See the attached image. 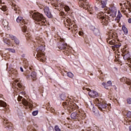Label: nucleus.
Masks as SVG:
<instances>
[{"mask_svg":"<svg viewBox=\"0 0 131 131\" xmlns=\"http://www.w3.org/2000/svg\"><path fill=\"white\" fill-rule=\"evenodd\" d=\"M117 13V9H116V7H112L110 12V15L111 16V17H113L114 18V17H116V13Z\"/></svg>","mask_w":131,"mask_h":131,"instance_id":"4","label":"nucleus"},{"mask_svg":"<svg viewBox=\"0 0 131 131\" xmlns=\"http://www.w3.org/2000/svg\"><path fill=\"white\" fill-rule=\"evenodd\" d=\"M121 46V45L119 44V45H114L112 48H116V49H118V48H120V47Z\"/></svg>","mask_w":131,"mask_h":131,"instance_id":"30","label":"nucleus"},{"mask_svg":"<svg viewBox=\"0 0 131 131\" xmlns=\"http://www.w3.org/2000/svg\"><path fill=\"white\" fill-rule=\"evenodd\" d=\"M16 21L17 22H18V23L20 22V23H23L24 25H22V26H23V25H26V24H27L26 22H25V20L23 19V17H21V16H18L17 19H16Z\"/></svg>","mask_w":131,"mask_h":131,"instance_id":"13","label":"nucleus"},{"mask_svg":"<svg viewBox=\"0 0 131 131\" xmlns=\"http://www.w3.org/2000/svg\"><path fill=\"white\" fill-rule=\"evenodd\" d=\"M79 2H81V1H83L84 0H79Z\"/></svg>","mask_w":131,"mask_h":131,"instance_id":"52","label":"nucleus"},{"mask_svg":"<svg viewBox=\"0 0 131 131\" xmlns=\"http://www.w3.org/2000/svg\"><path fill=\"white\" fill-rule=\"evenodd\" d=\"M96 2H99V3H101L102 2V0H96Z\"/></svg>","mask_w":131,"mask_h":131,"instance_id":"48","label":"nucleus"},{"mask_svg":"<svg viewBox=\"0 0 131 131\" xmlns=\"http://www.w3.org/2000/svg\"><path fill=\"white\" fill-rule=\"evenodd\" d=\"M29 69H30V70H31L32 69H31V68H29Z\"/></svg>","mask_w":131,"mask_h":131,"instance_id":"56","label":"nucleus"},{"mask_svg":"<svg viewBox=\"0 0 131 131\" xmlns=\"http://www.w3.org/2000/svg\"><path fill=\"white\" fill-rule=\"evenodd\" d=\"M60 98H61V100H62L63 101V100H65V99H66V96L64 94H61L60 95Z\"/></svg>","mask_w":131,"mask_h":131,"instance_id":"32","label":"nucleus"},{"mask_svg":"<svg viewBox=\"0 0 131 131\" xmlns=\"http://www.w3.org/2000/svg\"><path fill=\"white\" fill-rule=\"evenodd\" d=\"M54 129L55 131H61V129L59 128V126L57 125L55 126Z\"/></svg>","mask_w":131,"mask_h":131,"instance_id":"33","label":"nucleus"},{"mask_svg":"<svg viewBox=\"0 0 131 131\" xmlns=\"http://www.w3.org/2000/svg\"><path fill=\"white\" fill-rule=\"evenodd\" d=\"M108 43L111 45H114L115 43V41L114 40H112L108 42Z\"/></svg>","mask_w":131,"mask_h":131,"instance_id":"31","label":"nucleus"},{"mask_svg":"<svg viewBox=\"0 0 131 131\" xmlns=\"http://www.w3.org/2000/svg\"><path fill=\"white\" fill-rule=\"evenodd\" d=\"M45 50H46V48L43 46H40L37 49V57L38 58H45V54L43 53Z\"/></svg>","mask_w":131,"mask_h":131,"instance_id":"3","label":"nucleus"},{"mask_svg":"<svg viewBox=\"0 0 131 131\" xmlns=\"http://www.w3.org/2000/svg\"><path fill=\"white\" fill-rule=\"evenodd\" d=\"M127 117H128V118H131V112H127Z\"/></svg>","mask_w":131,"mask_h":131,"instance_id":"37","label":"nucleus"},{"mask_svg":"<svg viewBox=\"0 0 131 131\" xmlns=\"http://www.w3.org/2000/svg\"><path fill=\"white\" fill-rule=\"evenodd\" d=\"M2 25L5 28L8 27V26H9V23L8 22V21H7V20H4L2 21Z\"/></svg>","mask_w":131,"mask_h":131,"instance_id":"23","label":"nucleus"},{"mask_svg":"<svg viewBox=\"0 0 131 131\" xmlns=\"http://www.w3.org/2000/svg\"><path fill=\"white\" fill-rule=\"evenodd\" d=\"M106 14L103 12H100L97 14V18L98 19H100L101 20V23L103 25L107 26L108 25V24L109 23V19H108V18L105 16Z\"/></svg>","mask_w":131,"mask_h":131,"instance_id":"2","label":"nucleus"},{"mask_svg":"<svg viewBox=\"0 0 131 131\" xmlns=\"http://www.w3.org/2000/svg\"><path fill=\"white\" fill-rule=\"evenodd\" d=\"M78 119H84L85 118V114L83 113H78Z\"/></svg>","mask_w":131,"mask_h":131,"instance_id":"16","label":"nucleus"},{"mask_svg":"<svg viewBox=\"0 0 131 131\" xmlns=\"http://www.w3.org/2000/svg\"><path fill=\"white\" fill-rule=\"evenodd\" d=\"M121 5V6H122V4H120Z\"/></svg>","mask_w":131,"mask_h":131,"instance_id":"60","label":"nucleus"},{"mask_svg":"<svg viewBox=\"0 0 131 131\" xmlns=\"http://www.w3.org/2000/svg\"><path fill=\"white\" fill-rule=\"evenodd\" d=\"M102 84L104 86V89H106V90H109L111 86H112V82L109 80L106 83L103 82Z\"/></svg>","mask_w":131,"mask_h":131,"instance_id":"8","label":"nucleus"},{"mask_svg":"<svg viewBox=\"0 0 131 131\" xmlns=\"http://www.w3.org/2000/svg\"><path fill=\"white\" fill-rule=\"evenodd\" d=\"M43 10L44 12L47 17H48V18H52V13H51V11H50V8L47 6H45Z\"/></svg>","mask_w":131,"mask_h":131,"instance_id":"7","label":"nucleus"},{"mask_svg":"<svg viewBox=\"0 0 131 131\" xmlns=\"http://www.w3.org/2000/svg\"><path fill=\"white\" fill-rule=\"evenodd\" d=\"M0 106L1 107H6L7 106V103L3 101L0 100Z\"/></svg>","mask_w":131,"mask_h":131,"instance_id":"24","label":"nucleus"},{"mask_svg":"<svg viewBox=\"0 0 131 131\" xmlns=\"http://www.w3.org/2000/svg\"><path fill=\"white\" fill-rule=\"evenodd\" d=\"M67 75L69 77H70L71 78H72L74 75L71 72H69L67 73Z\"/></svg>","mask_w":131,"mask_h":131,"instance_id":"26","label":"nucleus"},{"mask_svg":"<svg viewBox=\"0 0 131 131\" xmlns=\"http://www.w3.org/2000/svg\"><path fill=\"white\" fill-rule=\"evenodd\" d=\"M60 40H61V41H64V39H61Z\"/></svg>","mask_w":131,"mask_h":131,"instance_id":"51","label":"nucleus"},{"mask_svg":"<svg viewBox=\"0 0 131 131\" xmlns=\"http://www.w3.org/2000/svg\"><path fill=\"white\" fill-rule=\"evenodd\" d=\"M14 42H15L16 45H19V40H18V39L16 38L14 40Z\"/></svg>","mask_w":131,"mask_h":131,"instance_id":"38","label":"nucleus"},{"mask_svg":"<svg viewBox=\"0 0 131 131\" xmlns=\"http://www.w3.org/2000/svg\"><path fill=\"white\" fill-rule=\"evenodd\" d=\"M98 109L102 111V110H103L102 109H105V108L107 107V104H106V103H99L98 105Z\"/></svg>","mask_w":131,"mask_h":131,"instance_id":"15","label":"nucleus"},{"mask_svg":"<svg viewBox=\"0 0 131 131\" xmlns=\"http://www.w3.org/2000/svg\"><path fill=\"white\" fill-rule=\"evenodd\" d=\"M66 53L67 52V50H65Z\"/></svg>","mask_w":131,"mask_h":131,"instance_id":"58","label":"nucleus"},{"mask_svg":"<svg viewBox=\"0 0 131 131\" xmlns=\"http://www.w3.org/2000/svg\"><path fill=\"white\" fill-rule=\"evenodd\" d=\"M121 11L122 13H125V10H124L122 7H121Z\"/></svg>","mask_w":131,"mask_h":131,"instance_id":"44","label":"nucleus"},{"mask_svg":"<svg viewBox=\"0 0 131 131\" xmlns=\"http://www.w3.org/2000/svg\"><path fill=\"white\" fill-rule=\"evenodd\" d=\"M38 113V111H34L32 113V115H33V116H36V115H37Z\"/></svg>","mask_w":131,"mask_h":131,"instance_id":"36","label":"nucleus"},{"mask_svg":"<svg viewBox=\"0 0 131 131\" xmlns=\"http://www.w3.org/2000/svg\"><path fill=\"white\" fill-rule=\"evenodd\" d=\"M71 117L72 119H76V118L78 119V114H76V113H73L71 115Z\"/></svg>","mask_w":131,"mask_h":131,"instance_id":"19","label":"nucleus"},{"mask_svg":"<svg viewBox=\"0 0 131 131\" xmlns=\"http://www.w3.org/2000/svg\"><path fill=\"white\" fill-rule=\"evenodd\" d=\"M22 99V96L19 95L18 98H17V100L19 102H20V101H21V99Z\"/></svg>","mask_w":131,"mask_h":131,"instance_id":"42","label":"nucleus"},{"mask_svg":"<svg viewBox=\"0 0 131 131\" xmlns=\"http://www.w3.org/2000/svg\"><path fill=\"white\" fill-rule=\"evenodd\" d=\"M33 18L35 20L36 24L39 25H46V19L43 15L39 12H34L32 15Z\"/></svg>","mask_w":131,"mask_h":131,"instance_id":"1","label":"nucleus"},{"mask_svg":"<svg viewBox=\"0 0 131 131\" xmlns=\"http://www.w3.org/2000/svg\"><path fill=\"white\" fill-rule=\"evenodd\" d=\"M64 10L66 12H69V11L70 10V8L68 6H65Z\"/></svg>","mask_w":131,"mask_h":131,"instance_id":"34","label":"nucleus"},{"mask_svg":"<svg viewBox=\"0 0 131 131\" xmlns=\"http://www.w3.org/2000/svg\"><path fill=\"white\" fill-rule=\"evenodd\" d=\"M123 59L125 60H130V55L129 54L127 53L123 56Z\"/></svg>","mask_w":131,"mask_h":131,"instance_id":"22","label":"nucleus"},{"mask_svg":"<svg viewBox=\"0 0 131 131\" xmlns=\"http://www.w3.org/2000/svg\"><path fill=\"white\" fill-rule=\"evenodd\" d=\"M21 94H24V92H22V93H21Z\"/></svg>","mask_w":131,"mask_h":131,"instance_id":"57","label":"nucleus"},{"mask_svg":"<svg viewBox=\"0 0 131 131\" xmlns=\"http://www.w3.org/2000/svg\"><path fill=\"white\" fill-rule=\"evenodd\" d=\"M81 7H83V4H82V5H81Z\"/></svg>","mask_w":131,"mask_h":131,"instance_id":"53","label":"nucleus"},{"mask_svg":"<svg viewBox=\"0 0 131 131\" xmlns=\"http://www.w3.org/2000/svg\"><path fill=\"white\" fill-rule=\"evenodd\" d=\"M66 22L67 23V25L70 26V24H71V20L70 18H68L66 20Z\"/></svg>","mask_w":131,"mask_h":131,"instance_id":"27","label":"nucleus"},{"mask_svg":"<svg viewBox=\"0 0 131 131\" xmlns=\"http://www.w3.org/2000/svg\"><path fill=\"white\" fill-rule=\"evenodd\" d=\"M15 81L16 82H18L19 81H18V80H16Z\"/></svg>","mask_w":131,"mask_h":131,"instance_id":"50","label":"nucleus"},{"mask_svg":"<svg viewBox=\"0 0 131 131\" xmlns=\"http://www.w3.org/2000/svg\"><path fill=\"white\" fill-rule=\"evenodd\" d=\"M11 73V76H13L14 78H16L17 77V76L18 75V72L16 70H14V69H11L10 70Z\"/></svg>","mask_w":131,"mask_h":131,"instance_id":"11","label":"nucleus"},{"mask_svg":"<svg viewBox=\"0 0 131 131\" xmlns=\"http://www.w3.org/2000/svg\"><path fill=\"white\" fill-rule=\"evenodd\" d=\"M121 81H124L126 84H128V85H131V80L130 79L127 78H124L123 77L121 79Z\"/></svg>","mask_w":131,"mask_h":131,"instance_id":"14","label":"nucleus"},{"mask_svg":"<svg viewBox=\"0 0 131 131\" xmlns=\"http://www.w3.org/2000/svg\"><path fill=\"white\" fill-rule=\"evenodd\" d=\"M66 105H67V102H63V106H66Z\"/></svg>","mask_w":131,"mask_h":131,"instance_id":"46","label":"nucleus"},{"mask_svg":"<svg viewBox=\"0 0 131 131\" xmlns=\"http://www.w3.org/2000/svg\"><path fill=\"white\" fill-rule=\"evenodd\" d=\"M0 9L2 10V11H4V12L7 11V7L6 6H1V7H0Z\"/></svg>","mask_w":131,"mask_h":131,"instance_id":"29","label":"nucleus"},{"mask_svg":"<svg viewBox=\"0 0 131 131\" xmlns=\"http://www.w3.org/2000/svg\"><path fill=\"white\" fill-rule=\"evenodd\" d=\"M20 71L21 72H24V70H23V68H22V67H20Z\"/></svg>","mask_w":131,"mask_h":131,"instance_id":"45","label":"nucleus"},{"mask_svg":"<svg viewBox=\"0 0 131 131\" xmlns=\"http://www.w3.org/2000/svg\"><path fill=\"white\" fill-rule=\"evenodd\" d=\"M129 130L131 131V126H130L129 127Z\"/></svg>","mask_w":131,"mask_h":131,"instance_id":"49","label":"nucleus"},{"mask_svg":"<svg viewBox=\"0 0 131 131\" xmlns=\"http://www.w3.org/2000/svg\"><path fill=\"white\" fill-rule=\"evenodd\" d=\"M21 28L23 32L26 33L25 35L26 37H28V38H30V37H31V35L30 34V33H28V31H27V26H26V25H23V26H21Z\"/></svg>","mask_w":131,"mask_h":131,"instance_id":"6","label":"nucleus"},{"mask_svg":"<svg viewBox=\"0 0 131 131\" xmlns=\"http://www.w3.org/2000/svg\"><path fill=\"white\" fill-rule=\"evenodd\" d=\"M2 3V1L1 0H0V4H1Z\"/></svg>","mask_w":131,"mask_h":131,"instance_id":"55","label":"nucleus"},{"mask_svg":"<svg viewBox=\"0 0 131 131\" xmlns=\"http://www.w3.org/2000/svg\"><path fill=\"white\" fill-rule=\"evenodd\" d=\"M40 61H41V62H45V60H43V59H42V58H41L40 59Z\"/></svg>","mask_w":131,"mask_h":131,"instance_id":"47","label":"nucleus"},{"mask_svg":"<svg viewBox=\"0 0 131 131\" xmlns=\"http://www.w3.org/2000/svg\"><path fill=\"white\" fill-rule=\"evenodd\" d=\"M31 77L33 80H36V72L33 71L31 74Z\"/></svg>","mask_w":131,"mask_h":131,"instance_id":"17","label":"nucleus"},{"mask_svg":"<svg viewBox=\"0 0 131 131\" xmlns=\"http://www.w3.org/2000/svg\"><path fill=\"white\" fill-rule=\"evenodd\" d=\"M108 40H109V39H107L106 40L107 42H108Z\"/></svg>","mask_w":131,"mask_h":131,"instance_id":"54","label":"nucleus"},{"mask_svg":"<svg viewBox=\"0 0 131 131\" xmlns=\"http://www.w3.org/2000/svg\"><path fill=\"white\" fill-rule=\"evenodd\" d=\"M12 7V9H13L14 11H17V10H18V6H17L16 5L13 4Z\"/></svg>","mask_w":131,"mask_h":131,"instance_id":"28","label":"nucleus"},{"mask_svg":"<svg viewBox=\"0 0 131 131\" xmlns=\"http://www.w3.org/2000/svg\"><path fill=\"white\" fill-rule=\"evenodd\" d=\"M121 18H122V14H121V13L120 12V10H118L117 16L115 18V20L117 21V23H119V22H120V20Z\"/></svg>","mask_w":131,"mask_h":131,"instance_id":"9","label":"nucleus"},{"mask_svg":"<svg viewBox=\"0 0 131 131\" xmlns=\"http://www.w3.org/2000/svg\"><path fill=\"white\" fill-rule=\"evenodd\" d=\"M78 34H79V35H81V36L83 35V32H82L81 31H79Z\"/></svg>","mask_w":131,"mask_h":131,"instance_id":"43","label":"nucleus"},{"mask_svg":"<svg viewBox=\"0 0 131 131\" xmlns=\"http://www.w3.org/2000/svg\"><path fill=\"white\" fill-rule=\"evenodd\" d=\"M66 48H67V44L66 43H63L60 45L58 47V49H59V50H65Z\"/></svg>","mask_w":131,"mask_h":131,"instance_id":"18","label":"nucleus"},{"mask_svg":"<svg viewBox=\"0 0 131 131\" xmlns=\"http://www.w3.org/2000/svg\"><path fill=\"white\" fill-rule=\"evenodd\" d=\"M68 110L69 111V112L70 113H71V112H72L74 110V107L73 106L71 105V106H69L68 108Z\"/></svg>","mask_w":131,"mask_h":131,"instance_id":"25","label":"nucleus"},{"mask_svg":"<svg viewBox=\"0 0 131 131\" xmlns=\"http://www.w3.org/2000/svg\"><path fill=\"white\" fill-rule=\"evenodd\" d=\"M17 86L18 88H19V89H22V84H21L20 83H17Z\"/></svg>","mask_w":131,"mask_h":131,"instance_id":"40","label":"nucleus"},{"mask_svg":"<svg viewBox=\"0 0 131 131\" xmlns=\"http://www.w3.org/2000/svg\"><path fill=\"white\" fill-rule=\"evenodd\" d=\"M88 91H90L89 92V95L90 96V98H96V97L99 96L98 92L95 91H91V89H88Z\"/></svg>","mask_w":131,"mask_h":131,"instance_id":"5","label":"nucleus"},{"mask_svg":"<svg viewBox=\"0 0 131 131\" xmlns=\"http://www.w3.org/2000/svg\"><path fill=\"white\" fill-rule=\"evenodd\" d=\"M127 103H128V104H131V98H128L127 99Z\"/></svg>","mask_w":131,"mask_h":131,"instance_id":"41","label":"nucleus"},{"mask_svg":"<svg viewBox=\"0 0 131 131\" xmlns=\"http://www.w3.org/2000/svg\"><path fill=\"white\" fill-rule=\"evenodd\" d=\"M9 52H11L12 53H15V50L13 49H8Z\"/></svg>","mask_w":131,"mask_h":131,"instance_id":"39","label":"nucleus"},{"mask_svg":"<svg viewBox=\"0 0 131 131\" xmlns=\"http://www.w3.org/2000/svg\"><path fill=\"white\" fill-rule=\"evenodd\" d=\"M3 123L5 124V125H6V126H7L8 128H10V127H12V126H13V124L10 123L7 119H4Z\"/></svg>","mask_w":131,"mask_h":131,"instance_id":"10","label":"nucleus"},{"mask_svg":"<svg viewBox=\"0 0 131 131\" xmlns=\"http://www.w3.org/2000/svg\"><path fill=\"white\" fill-rule=\"evenodd\" d=\"M9 37L12 39V40H15V39H16V37H15V36L12 35H9Z\"/></svg>","mask_w":131,"mask_h":131,"instance_id":"35","label":"nucleus"},{"mask_svg":"<svg viewBox=\"0 0 131 131\" xmlns=\"http://www.w3.org/2000/svg\"><path fill=\"white\" fill-rule=\"evenodd\" d=\"M101 4V8L104 9V8H106V5H107V0H104L103 1L100 2Z\"/></svg>","mask_w":131,"mask_h":131,"instance_id":"20","label":"nucleus"},{"mask_svg":"<svg viewBox=\"0 0 131 131\" xmlns=\"http://www.w3.org/2000/svg\"><path fill=\"white\" fill-rule=\"evenodd\" d=\"M22 103L23 105H24L25 106H28L29 108H31L32 107V103L28 102V101H27L25 99H23Z\"/></svg>","mask_w":131,"mask_h":131,"instance_id":"12","label":"nucleus"},{"mask_svg":"<svg viewBox=\"0 0 131 131\" xmlns=\"http://www.w3.org/2000/svg\"><path fill=\"white\" fill-rule=\"evenodd\" d=\"M116 101H118V100L117 99H116Z\"/></svg>","mask_w":131,"mask_h":131,"instance_id":"59","label":"nucleus"},{"mask_svg":"<svg viewBox=\"0 0 131 131\" xmlns=\"http://www.w3.org/2000/svg\"><path fill=\"white\" fill-rule=\"evenodd\" d=\"M122 30H123L124 34H126L127 33H128V30H127V28L124 25L122 26Z\"/></svg>","mask_w":131,"mask_h":131,"instance_id":"21","label":"nucleus"}]
</instances>
